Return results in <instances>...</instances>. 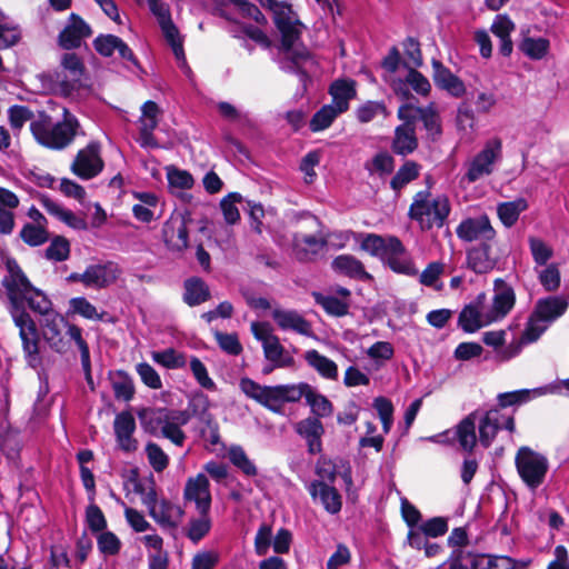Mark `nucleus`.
Masks as SVG:
<instances>
[{
	"label": "nucleus",
	"mask_w": 569,
	"mask_h": 569,
	"mask_svg": "<svg viewBox=\"0 0 569 569\" xmlns=\"http://www.w3.org/2000/svg\"><path fill=\"white\" fill-rule=\"evenodd\" d=\"M418 147L415 129L410 123H405L396 128L392 150L401 156L413 152Z\"/></svg>",
	"instance_id": "37"
},
{
	"label": "nucleus",
	"mask_w": 569,
	"mask_h": 569,
	"mask_svg": "<svg viewBox=\"0 0 569 569\" xmlns=\"http://www.w3.org/2000/svg\"><path fill=\"white\" fill-rule=\"evenodd\" d=\"M158 104L153 101H147L141 107V117L139 119V142L143 148H158L159 144L152 132L158 126Z\"/></svg>",
	"instance_id": "20"
},
{
	"label": "nucleus",
	"mask_w": 569,
	"mask_h": 569,
	"mask_svg": "<svg viewBox=\"0 0 569 569\" xmlns=\"http://www.w3.org/2000/svg\"><path fill=\"white\" fill-rule=\"evenodd\" d=\"M303 358L321 377L330 380L338 378V366L336 362L322 356L317 350L306 351Z\"/></svg>",
	"instance_id": "39"
},
{
	"label": "nucleus",
	"mask_w": 569,
	"mask_h": 569,
	"mask_svg": "<svg viewBox=\"0 0 569 569\" xmlns=\"http://www.w3.org/2000/svg\"><path fill=\"white\" fill-rule=\"evenodd\" d=\"M306 400L318 419L328 417L333 411L332 403L325 396L316 392L311 387H309L306 395Z\"/></svg>",
	"instance_id": "52"
},
{
	"label": "nucleus",
	"mask_w": 569,
	"mask_h": 569,
	"mask_svg": "<svg viewBox=\"0 0 569 569\" xmlns=\"http://www.w3.org/2000/svg\"><path fill=\"white\" fill-rule=\"evenodd\" d=\"M529 249L533 261L538 266H546L547 262L552 258L553 250L542 239L537 237H529Z\"/></svg>",
	"instance_id": "57"
},
{
	"label": "nucleus",
	"mask_w": 569,
	"mask_h": 569,
	"mask_svg": "<svg viewBox=\"0 0 569 569\" xmlns=\"http://www.w3.org/2000/svg\"><path fill=\"white\" fill-rule=\"evenodd\" d=\"M316 301L319 303L329 315L341 317L348 313L349 305L332 296H316Z\"/></svg>",
	"instance_id": "62"
},
{
	"label": "nucleus",
	"mask_w": 569,
	"mask_h": 569,
	"mask_svg": "<svg viewBox=\"0 0 569 569\" xmlns=\"http://www.w3.org/2000/svg\"><path fill=\"white\" fill-rule=\"evenodd\" d=\"M540 389H521L510 392H503L498 395V403L501 408H507L510 406L521 405L531 399V395L537 396L541 395Z\"/></svg>",
	"instance_id": "53"
},
{
	"label": "nucleus",
	"mask_w": 569,
	"mask_h": 569,
	"mask_svg": "<svg viewBox=\"0 0 569 569\" xmlns=\"http://www.w3.org/2000/svg\"><path fill=\"white\" fill-rule=\"evenodd\" d=\"M241 200V194L232 192L220 201V208L228 224H234L240 220V212L236 204Z\"/></svg>",
	"instance_id": "58"
},
{
	"label": "nucleus",
	"mask_w": 569,
	"mask_h": 569,
	"mask_svg": "<svg viewBox=\"0 0 569 569\" xmlns=\"http://www.w3.org/2000/svg\"><path fill=\"white\" fill-rule=\"evenodd\" d=\"M103 169V161L100 157V148L96 142L89 143L79 150L71 164V170L81 179H91L98 176Z\"/></svg>",
	"instance_id": "12"
},
{
	"label": "nucleus",
	"mask_w": 569,
	"mask_h": 569,
	"mask_svg": "<svg viewBox=\"0 0 569 569\" xmlns=\"http://www.w3.org/2000/svg\"><path fill=\"white\" fill-rule=\"evenodd\" d=\"M228 458L231 463L248 477H254L258 473L256 465L249 459L246 451L240 446H231L228 449Z\"/></svg>",
	"instance_id": "44"
},
{
	"label": "nucleus",
	"mask_w": 569,
	"mask_h": 569,
	"mask_svg": "<svg viewBox=\"0 0 569 569\" xmlns=\"http://www.w3.org/2000/svg\"><path fill=\"white\" fill-rule=\"evenodd\" d=\"M326 244L327 240L322 234L296 232L292 237V254L302 262L313 261Z\"/></svg>",
	"instance_id": "15"
},
{
	"label": "nucleus",
	"mask_w": 569,
	"mask_h": 569,
	"mask_svg": "<svg viewBox=\"0 0 569 569\" xmlns=\"http://www.w3.org/2000/svg\"><path fill=\"white\" fill-rule=\"evenodd\" d=\"M515 465L520 479L532 491L545 482L549 470L547 457L526 446L518 449Z\"/></svg>",
	"instance_id": "7"
},
{
	"label": "nucleus",
	"mask_w": 569,
	"mask_h": 569,
	"mask_svg": "<svg viewBox=\"0 0 569 569\" xmlns=\"http://www.w3.org/2000/svg\"><path fill=\"white\" fill-rule=\"evenodd\" d=\"M381 260L396 273L406 276L418 274V269L415 267L410 254L402 242L395 236H390L389 246Z\"/></svg>",
	"instance_id": "13"
},
{
	"label": "nucleus",
	"mask_w": 569,
	"mask_h": 569,
	"mask_svg": "<svg viewBox=\"0 0 569 569\" xmlns=\"http://www.w3.org/2000/svg\"><path fill=\"white\" fill-rule=\"evenodd\" d=\"M191 222L189 211L173 212L162 227V240L172 252H182L189 246L188 223Z\"/></svg>",
	"instance_id": "10"
},
{
	"label": "nucleus",
	"mask_w": 569,
	"mask_h": 569,
	"mask_svg": "<svg viewBox=\"0 0 569 569\" xmlns=\"http://www.w3.org/2000/svg\"><path fill=\"white\" fill-rule=\"evenodd\" d=\"M36 140L50 149L61 150L68 147L78 134L80 123L67 108L62 109V119L56 123L46 113H40L30 123Z\"/></svg>",
	"instance_id": "3"
},
{
	"label": "nucleus",
	"mask_w": 569,
	"mask_h": 569,
	"mask_svg": "<svg viewBox=\"0 0 569 569\" xmlns=\"http://www.w3.org/2000/svg\"><path fill=\"white\" fill-rule=\"evenodd\" d=\"M91 32L90 26L82 18L71 13L67 26L59 34V44L67 50L79 48L82 39L90 37Z\"/></svg>",
	"instance_id": "18"
},
{
	"label": "nucleus",
	"mask_w": 569,
	"mask_h": 569,
	"mask_svg": "<svg viewBox=\"0 0 569 569\" xmlns=\"http://www.w3.org/2000/svg\"><path fill=\"white\" fill-rule=\"evenodd\" d=\"M183 499L193 502L197 511H210L212 498L210 483L206 475L198 473L188 478L183 488Z\"/></svg>",
	"instance_id": "14"
},
{
	"label": "nucleus",
	"mask_w": 569,
	"mask_h": 569,
	"mask_svg": "<svg viewBox=\"0 0 569 569\" xmlns=\"http://www.w3.org/2000/svg\"><path fill=\"white\" fill-rule=\"evenodd\" d=\"M549 49V41L543 38H526L521 43L522 52L531 59H542Z\"/></svg>",
	"instance_id": "60"
},
{
	"label": "nucleus",
	"mask_w": 569,
	"mask_h": 569,
	"mask_svg": "<svg viewBox=\"0 0 569 569\" xmlns=\"http://www.w3.org/2000/svg\"><path fill=\"white\" fill-rule=\"evenodd\" d=\"M332 269L343 276L360 281H372V276L365 270L363 263L351 254H341L333 259Z\"/></svg>",
	"instance_id": "29"
},
{
	"label": "nucleus",
	"mask_w": 569,
	"mask_h": 569,
	"mask_svg": "<svg viewBox=\"0 0 569 569\" xmlns=\"http://www.w3.org/2000/svg\"><path fill=\"white\" fill-rule=\"evenodd\" d=\"M113 429L117 443L122 451L133 452L138 449V440L133 437L136 420L130 412L118 413L114 418Z\"/></svg>",
	"instance_id": "19"
},
{
	"label": "nucleus",
	"mask_w": 569,
	"mask_h": 569,
	"mask_svg": "<svg viewBox=\"0 0 569 569\" xmlns=\"http://www.w3.org/2000/svg\"><path fill=\"white\" fill-rule=\"evenodd\" d=\"M467 250L468 267L477 273H486L493 269L496 260L490 254V243L471 246Z\"/></svg>",
	"instance_id": "31"
},
{
	"label": "nucleus",
	"mask_w": 569,
	"mask_h": 569,
	"mask_svg": "<svg viewBox=\"0 0 569 569\" xmlns=\"http://www.w3.org/2000/svg\"><path fill=\"white\" fill-rule=\"evenodd\" d=\"M6 269L7 273L2 278L1 284L9 301V311L19 329L27 359L29 363L36 366L39 362V332L36 322L26 311V305L32 311L46 310L50 299L43 291L31 284L14 259L6 261Z\"/></svg>",
	"instance_id": "1"
},
{
	"label": "nucleus",
	"mask_w": 569,
	"mask_h": 569,
	"mask_svg": "<svg viewBox=\"0 0 569 569\" xmlns=\"http://www.w3.org/2000/svg\"><path fill=\"white\" fill-rule=\"evenodd\" d=\"M210 511H198L199 516L191 518L187 528L186 536L194 543L203 539L211 529Z\"/></svg>",
	"instance_id": "42"
},
{
	"label": "nucleus",
	"mask_w": 569,
	"mask_h": 569,
	"mask_svg": "<svg viewBox=\"0 0 569 569\" xmlns=\"http://www.w3.org/2000/svg\"><path fill=\"white\" fill-rule=\"evenodd\" d=\"M419 166L413 161H407L393 176L390 186L395 191L401 190L406 184L418 178Z\"/></svg>",
	"instance_id": "51"
},
{
	"label": "nucleus",
	"mask_w": 569,
	"mask_h": 569,
	"mask_svg": "<svg viewBox=\"0 0 569 569\" xmlns=\"http://www.w3.org/2000/svg\"><path fill=\"white\" fill-rule=\"evenodd\" d=\"M516 295L510 284L502 279L495 281L492 308L483 315L479 306H465V332H475L483 326L505 318L513 308Z\"/></svg>",
	"instance_id": "4"
},
{
	"label": "nucleus",
	"mask_w": 569,
	"mask_h": 569,
	"mask_svg": "<svg viewBox=\"0 0 569 569\" xmlns=\"http://www.w3.org/2000/svg\"><path fill=\"white\" fill-rule=\"evenodd\" d=\"M309 492L313 499H319L326 511L336 515L341 510L342 500L338 490L323 481H312Z\"/></svg>",
	"instance_id": "24"
},
{
	"label": "nucleus",
	"mask_w": 569,
	"mask_h": 569,
	"mask_svg": "<svg viewBox=\"0 0 569 569\" xmlns=\"http://www.w3.org/2000/svg\"><path fill=\"white\" fill-rule=\"evenodd\" d=\"M60 68L64 73H69L71 82H81L84 66L78 54L73 52L63 53L60 60Z\"/></svg>",
	"instance_id": "50"
},
{
	"label": "nucleus",
	"mask_w": 569,
	"mask_h": 569,
	"mask_svg": "<svg viewBox=\"0 0 569 569\" xmlns=\"http://www.w3.org/2000/svg\"><path fill=\"white\" fill-rule=\"evenodd\" d=\"M271 315L281 330H291L302 336L311 335L310 323L297 311L277 308Z\"/></svg>",
	"instance_id": "27"
},
{
	"label": "nucleus",
	"mask_w": 569,
	"mask_h": 569,
	"mask_svg": "<svg viewBox=\"0 0 569 569\" xmlns=\"http://www.w3.org/2000/svg\"><path fill=\"white\" fill-rule=\"evenodd\" d=\"M296 431L306 439L310 453L321 451V437L325 432L321 421L316 417H308L296 425Z\"/></svg>",
	"instance_id": "28"
},
{
	"label": "nucleus",
	"mask_w": 569,
	"mask_h": 569,
	"mask_svg": "<svg viewBox=\"0 0 569 569\" xmlns=\"http://www.w3.org/2000/svg\"><path fill=\"white\" fill-rule=\"evenodd\" d=\"M183 288V301L190 307L199 306L210 299L209 287L198 277L187 279Z\"/></svg>",
	"instance_id": "35"
},
{
	"label": "nucleus",
	"mask_w": 569,
	"mask_h": 569,
	"mask_svg": "<svg viewBox=\"0 0 569 569\" xmlns=\"http://www.w3.org/2000/svg\"><path fill=\"white\" fill-rule=\"evenodd\" d=\"M42 88L49 92L70 97L81 86V82H71L69 73H64L62 68L40 76Z\"/></svg>",
	"instance_id": "22"
},
{
	"label": "nucleus",
	"mask_w": 569,
	"mask_h": 569,
	"mask_svg": "<svg viewBox=\"0 0 569 569\" xmlns=\"http://www.w3.org/2000/svg\"><path fill=\"white\" fill-rule=\"evenodd\" d=\"M341 113L342 112L338 111L335 106L326 104L313 114L310 121V129L313 132L325 130L329 128L333 120Z\"/></svg>",
	"instance_id": "48"
},
{
	"label": "nucleus",
	"mask_w": 569,
	"mask_h": 569,
	"mask_svg": "<svg viewBox=\"0 0 569 569\" xmlns=\"http://www.w3.org/2000/svg\"><path fill=\"white\" fill-rule=\"evenodd\" d=\"M149 516L162 529L174 531L183 519L184 510L180 506L162 499L156 508L150 510Z\"/></svg>",
	"instance_id": "21"
},
{
	"label": "nucleus",
	"mask_w": 569,
	"mask_h": 569,
	"mask_svg": "<svg viewBox=\"0 0 569 569\" xmlns=\"http://www.w3.org/2000/svg\"><path fill=\"white\" fill-rule=\"evenodd\" d=\"M450 211L446 197L432 198L429 191H420L415 196L409 216L418 221L422 229L441 227Z\"/></svg>",
	"instance_id": "6"
},
{
	"label": "nucleus",
	"mask_w": 569,
	"mask_h": 569,
	"mask_svg": "<svg viewBox=\"0 0 569 569\" xmlns=\"http://www.w3.org/2000/svg\"><path fill=\"white\" fill-rule=\"evenodd\" d=\"M568 307V302L562 297H548L538 300L535 308V316L545 320L547 323L555 321L562 316Z\"/></svg>",
	"instance_id": "33"
},
{
	"label": "nucleus",
	"mask_w": 569,
	"mask_h": 569,
	"mask_svg": "<svg viewBox=\"0 0 569 569\" xmlns=\"http://www.w3.org/2000/svg\"><path fill=\"white\" fill-rule=\"evenodd\" d=\"M405 61L403 64L408 69L422 66V53L419 42L413 38H407L403 41Z\"/></svg>",
	"instance_id": "61"
},
{
	"label": "nucleus",
	"mask_w": 569,
	"mask_h": 569,
	"mask_svg": "<svg viewBox=\"0 0 569 569\" xmlns=\"http://www.w3.org/2000/svg\"><path fill=\"white\" fill-rule=\"evenodd\" d=\"M40 202L49 214L56 217L60 221L64 222L67 226L77 230L87 229V221L83 217L78 216L73 213L71 210L63 208L57 201L48 197H42L40 199Z\"/></svg>",
	"instance_id": "32"
},
{
	"label": "nucleus",
	"mask_w": 569,
	"mask_h": 569,
	"mask_svg": "<svg viewBox=\"0 0 569 569\" xmlns=\"http://www.w3.org/2000/svg\"><path fill=\"white\" fill-rule=\"evenodd\" d=\"M147 459L156 472H162L169 466V456L156 442H148L144 448Z\"/></svg>",
	"instance_id": "54"
},
{
	"label": "nucleus",
	"mask_w": 569,
	"mask_h": 569,
	"mask_svg": "<svg viewBox=\"0 0 569 569\" xmlns=\"http://www.w3.org/2000/svg\"><path fill=\"white\" fill-rule=\"evenodd\" d=\"M466 560V557H465ZM468 562L465 563V569H513V563L509 557H491L487 555H468Z\"/></svg>",
	"instance_id": "40"
},
{
	"label": "nucleus",
	"mask_w": 569,
	"mask_h": 569,
	"mask_svg": "<svg viewBox=\"0 0 569 569\" xmlns=\"http://www.w3.org/2000/svg\"><path fill=\"white\" fill-rule=\"evenodd\" d=\"M496 236L488 216L482 214L478 218H469L465 220V241L479 243H488Z\"/></svg>",
	"instance_id": "25"
},
{
	"label": "nucleus",
	"mask_w": 569,
	"mask_h": 569,
	"mask_svg": "<svg viewBox=\"0 0 569 569\" xmlns=\"http://www.w3.org/2000/svg\"><path fill=\"white\" fill-rule=\"evenodd\" d=\"M141 423L152 435H161L173 445L182 447L186 433L182 427L190 420V415L183 410L146 409L139 413Z\"/></svg>",
	"instance_id": "5"
},
{
	"label": "nucleus",
	"mask_w": 569,
	"mask_h": 569,
	"mask_svg": "<svg viewBox=\"0 0 569 569\" xmlns=\"http://www.w3.org/2000/svg\"><path fill=\"white\" fill-rule=\"evenodd\" d=\"M448 543L455 547L450 559V569H462V528H455L448 538Z\"/></svg>",
	"instance_id": "63"
},
{
	"label": "nucleus",
	"mask_w": 569,
	"mask_h": 569,
	"mask_svg": "<svg viewBox=\"0 0 569 569\" xmlns=\"http://www.w3.org/2000/svg\"><path fill=\"white\" fill-rule=\"evenodd\" d=\"M500 429L513 432V417L503 416L498 409L475 410L465 417V452H472L478 442L489 448Z\"/></svg>",
	"instance_id": "2"
},
{
	"label": "nucleus",
	"mask_w": 569,
	"mask_h": 569,
	"mask_svg": "<svg viewBox=\"0 0 569 569\" xmlns=\"http://www.w3.org/2000/svg\"><path fill=\"white\" fill-rule=\"evenodd\" d=\"M491 32L499 39V52L503 57H509L513 49L511 33L516 30V24L507 14H497L490 27Z\"/></svg>",
	"instance_id": "30"
},
{
	"label": "nucleus",
	"mask_w": 569,
	"mask_h": 569,
	"mask_svg": "<svg viewBox=\"0 0 569 569\" xmlns=\"http://www.w3.org/2000/svg\"><path fill=\"white\" fill-rule=\"evenodd\" d=\"M251 331L254 338L261 341L264 357L269 361L273 362L277 367H288L293 362V359L286 355L279 338L273 335L270 323L252 322Z\"/></svg>",
	"instance_id": "11"
},
{
	"label": "nucleus",
	"mask_w": 569,
	"mask_h": 569,
	"mask_svg": "<svg viewBox=\"0 0 569 569\" xmlns=\"http://www.w3.org/2000/svg\"><path fill=\"white\" fill-rule=\"evenodd\" d=\"M69 311L89 320H102L104 311L99 312L97 308L84 297H76L69 301Z\"/></svg>",
	"instance_id": "45"
},
{
	"label": "nucleus",
	"mask_w": 569,
	"mask_h": 569,
	"mask_svg": "<svg viewBox=\"0 0 569 569\" xmlns=\"http://www.w3.org/2000/svg\"><path fill=\"white\" fill-rule=\"evenodd\" d=\"M393 158L388 152L377 153L370 161H367L365 168L370 176L386 177L393 170Z\"/></svg>",
	"instance_id": "46"
},
{
	"label": "nucleus",
	"mask_w": 569,
	"mask_h": 569,
	"mask_svg": "<svg viewBox=\"0 0 569 569\" xmlns=\"http://www.w3.org/2000/svg\"><path fill=\"white\" fill-rule=\"evenodd\" d=\"M121 268L112 262L91 264L83 271L84 286L93 289H103L114 283L121 274Z\"/></svg>",
	"instance_id": "16"
},
{
	"label": "nucleus",
	"mask_w": 569,
	"mask_h": 569,
	"mask_svg": "<svg viewBox=\"0 0 569 569\" xmlns=\"http://www.w3.org/2000/svg\"><path fill=\"white\" fill-rule=\"evenodd\" d=\"M502 158V142L499 138H492L485 143V147L470 161L467 179L475 182L483 177L490 176L495 166Z\"/></svg>",
	"instance_id": "9"
},
{
	"label": "nucleus",
	"mask_w": 569,
	"mask_h": 569,
	"mask_svg": "<svg viewBox=\"0 0 569 569\" xmlns=\"http://www.w3.org/2000/svg\"><path fill=\"white\" fill-rule=\"evenodd\" d=\"M332 106L342 113L349 109V101L356 97L355 81L337 80L330 86Z\"/></svg>",
	"instance_id": "36"
},
{
	"label": "nucleus",
	"mask_w": 569,
	"mask_h": 569,
	"mask_svg": "<svg viewBox=\"0 0 569 569\" xmlns=\"http://www.w3.org/2000/svg\"><path fill=\"white\" fill-rule=\"evenodd\" d=\"M239 387L248 398L270 409L271 387L261 386L249 378H242Z\"/></svg>",
	"instance_id": "41"
},
{
	"label": "nucleus",
	"mask_w": 569,
	"mask_h": 569,
	"mask_svg": "<svg viewBox=\"0 0 569 569\" xmlns=\"http://www.w3.org/2000/svg\"><path fill=\"white\" fill-rule=\"evenodd\" d=\"M379 116H388L387 108L383 102L367 101L357 109V119L361 123L370 122Z\"/></svg>",
	"instance_id": "59"
},
{
	"label": "nucleus",
	"mask_w": 569,
	"mask_h": 569,
	"mask_svg": "<svg viewBox=\"0 0 569 569\" xmlns=\"http://www.w3.org/2000/svg\"><path fill=\"white\" fill-rule=\"evenodd\" d=\"M20 200L12 191L0 187V234H11L16 226L13 210L18 208Z\"/></svg>",
	"instance_id": "23"
},
{
	"label": "nucleus",
	"mask_w": 569,
	"mask_h": 569,
	"mask_svg": "<svg viewBox=\"0 0 569 569\" xmlns=\"http://www.w3.org/2000/svg\"><path fill=\"white\" fill-rule=\"evenodd\" d=\"M390 242V236L382 237L375 233L366 234L361 241V249L369 252L373 257H379L382 259L383 253L387 251V248Z\"/></svg>",
	"instance_id": "55"
},
{
	"label": "nucleus",
	"mask_w": 569,
	"mask_h": 569,
	"mask_svg": "<svg viewBox=\"0 0 569 569\" xmlns=\"http://www.w3.org/2000/svg\"><path fill=\"white\" fill-rule=\"evenodd\" d=\"M432 67L436 86L447 90L455 97H460L462 94V82L449 69L445 68L441 62L433 60Z\"/></svg>",
	"instance_id": "34"
},
{
	"label": "nucleus",
	"mask_w": 569,
	"mask_h": 569,
	"mask_svg": "<svg viewBox=\"0 0 569 569\" xmlns=\"http://www.w3.org/2000/svg\"><path fill=\"white\" fill-rule=\"evenodd\" d=\"M309 385H279L271 387L270 410L278 412L283 402L299 401L306 397Z\"/></svg>",
	"instance_id": "26"
},
{
	"label": "nucleus",
	"mask_w": 569,
	"mask_h": 569,
	"mask_svg": "<svg viewBox=\"0 0 569 569\" xmlns=\"http://www.w3.org/2000/svg\"><path fill=\"white\" fill-rule=\"evenodd\" d=\"M528 207V201L525 198H517L513 201L498 203L497 214L505 227L511 228Z\"/></svg>",
	"instance_id": "38"
},
{
	"label": "nucleus",
	"mask_w": 569,
	"mask_h": 569,
	"mask_svg": "<svg viewBox=\"0 0 569 569\" xmlns=\"http://www.w3.org/2000/svg\"><path fill=\"white\" fill-rule=\"evenodd\" d=\"M548 323L540 319L539 317L535 316V312L528 320V323L526 326V329L523 330V333L521 336V341L523 343H531L537 341L540 336L547 330Z\"/></svg>",
	"instance_id": "64"
},
{
	"label": "nucleus",
	"mask_w": 569,
	"mask_h": 569,
	"mask_svg": "<svg viewBox=\"0 0 569 569\" xmlns=\"http://www.w3.org/2000/svg\"><path fill=\"white\" fill-rule=\"evenodd\" d=\"M112 390L117 399L130 400L133 397L134 388L132 379L123 371H114L109 373Z\"/></svg>",
	"instance_id": "43"
},
{
	"label": "nucleus",
	"mask_w": 569,
	"mask_h": 569,
	"mask_svg": "<svg viewBox=\"0 0 569 569\" xmlns=\"http://www.w3.org/2000/svg\"><path fill=\"white\" fill-rule=\"evenodd\" d=\"M34 312L42 316L41 335L50 349L61 355L66 353L69 342L63 337V330L67 329L68 322L53 310L51 300H48L46 310H34Z\"/></svg>",
	"instance_id": "8"
},
{
	"label": "nucleus",
	"mask_w": 569,
	"mask_h": 569,
	"mask_svg": "<svg viewBox=\"0 0 569 569\" xmlns=\"http://www.w3.org/2000/svg\"><path fill=\"white\" fill-rule=\"evenodd\" d=\"M20 238L31 247H38L49 240V232L47 226L26 223L21 231Z\"/></svg>",
	"instance_id": "47"
},
{
	"label": "nucleus",
	"mask_w": 569,
	"mask_h": 569,
	"mask_svg": "<svg viewBox=\"0 0 569 569\" xmlns=\"http://www.w3.org/2000/svg\"><path fill=\"white\" fill-rule=\"evenodd\" d=\"M390 86L393 92L400 97L401 99H409L410 91L408 87L410 86L418 94L428 96L431 90V84L429 80L416 68L408 69V73L405 79H390Z\"/></svg>",
	"instance_id": "17"
},
{
	"label": "nucleus",
	"mask_w": 569,
	"mask_h": 569,
	"mask_svg": "<svg viewBox=\"0 0 569 569\" xmlns=\"http://www.w3.org/2000/svg\"><path fill=\"white\" fill-rule=\"evenodd\" d=\"M160 27L167 41L171 46L177 60L180 61L182 66H184L186 57L177 27L173 24L172 20L168 21V23L161 24Z\"/></svg>",
	"instance_id": "56"
},
{
	"label": "nucleus",
	"mask_w": 569,
	"mask_h": 569,
	"mask_svg": "<svg viewBox=\"0 0 569 569\" xmlns=\"http://www.w3.org/2000/svg\"><path fill=\"white\" fill-rule=\"evenodd\" d=\"M152 359L168 369H180L187 365L186 356L172 348L153 352Z\"/></svg>",
	"instance_id": "49"
}]
</instances>
